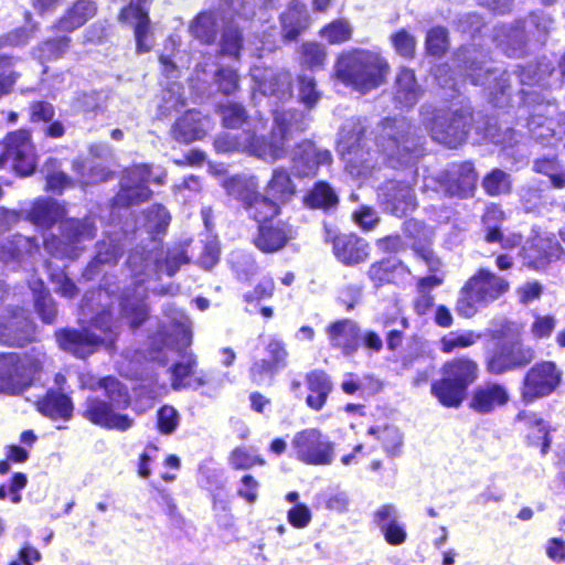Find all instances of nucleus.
I'll return each mask as SVG.
<instances>
[{
    "instance_id": "obj_1",
    "label": "nucleus",
    "mask_w": 565,
    "mask_h": 565,
    "mask_svg": "<svg viewBox=\"0 0 565 565\" xmlns=\"http://www.w3.org/2000/svg\"><path fill=\"white\" fill-rule=\"evenodd\" d=\"M365 130L361 120H351L340 132L339 151L352 177L366 175L380 159L393 167L411 161L414 141L408 138L411 126L404 118L383 120L374 132V140L364 137Z\"/></svg>"
},
{
    "instance_id": "obj_2",
    "label": "nucleus",
    "mask_w": 565,
    "mask_h": 565,
    "mask_svg": "<svg viewBox=\"0 0 565 565\" xmlns=\"http://www.w3.org/2000/svg\"><path fill=\"white\" fill-rule=\"evenodd\" d=\"M220 183L228 195L243 203L248 216L257 223L278 216L281 207L290 203L297 193L296 184L284 168L273 170L264 193L258 191L259 182L255 175L222 178Z\"/></svg>"
},
{
    "instance_id": "obj_3",
    "label": "nucleus",
    "mask_w": 565,
    "mask_h": 565,
    "mask_svg": "<svg viewBox=\"0 0 565 565\" xmlns=\"http://www.w3.org/2000/svg\"><path fill=\"white\" fill-rule=\"evenodd\" d=\"M388 64L380 54L354 50L341 54L334 65L335 77L361 93H367L385 81Z\"/></svg>"
},
{
    "instance_id": "obj_4",
    "label": "nucleus",
    "mask_w": 565,
    "mask_h": 565,
    "mask_svg": "<svg viewBox=\"0 0 565 565\" xmlns=\"http://www.w3.org/2000/svg\"><path fill=\"white\" fill-rule=\"evenodd\" d=\"M97 386L104 388L108 401L88 397L84 404L83 417L95 425L108 429L126 430L130 428L132 419L127 415L115 412V409L129 404V395L126 387L114 377L99 380Z\"/></svg>"
},
{
    "instance_id": "obj_5",
    "label": "nucleus",
    "mask_w": 565,
    "mask_h": 565,
    "mask_svg": "<svg viewBox=\"0 0 565 565\" xmlns=\"http://www.w3.org/2000/svg\"><path fill=\"white\" fill-rule=\"evenodd\" d=\"M94 330H62L56 333L58 345L78 358H86L99 347L109 349L118 334V322L110 309H104L93 320Z\"/></svg>"
},
{
    "instance_id": "obj_6",
    "label": "nucleus",
    "mask_w": 565,
    "mask_h": 565,
    "mask_svg": "<svg viewBox=\"0 0 565 565\" xmlns=\"http://www.w3.org/2000/svg\"><path fill=\"white\" fill-rule=\"evenodd\" d=\"M509 282L488 269H479L460 290L456 311L465 318L473 317L509 290Z\"/></svg>"
},
{
    "instance_id": "obj_7",
    "label": "nucleus",
    "mask_w": 565,
    "mask_h": 565,
    "mask_svg": "<svg viewBox=\"0 0 565 565\" xmlns=\"http://www.w3.org/2000/svg\"><path fill=\"white\" fill-rule=\"evenodd\" d=\"M305 129L302 115L294 111H276L275 126L268 138H258L250 132L248 153L273 163L286 154V143L295 131Z\"/></svg>"
},
{
    "instance_id": "obj_8",
    "label": "nucleus",
    "mask_w": 565,
    "mask_h": 565,
    "mask_svg": "<svg viewBox=\"0 0 565 565\" xmlns=\"http://www.w3.org/2000/svg\"><path fill=\"white\" fill-rule=\"evenodd\" d=\"M44 360L40 352L0 354V393H21L42 370Z\"/></svg>"
},
{
    "instance_id": "obj_9",
    "label": "nucleus",
    "mask_w": 565,
    "mask_h": 565,
    "mask_svg": "<svg viewBox=\"0 0 565 565\" xmlns=\"http://www.w3.org/2000/svg\"><path fill=\"white\" fill-rule=\"evenodd\" d=\"M503 328L498 338L507 340L500 344L487 364L488 371L492 374H502L524 366L535 358L534 350L521 343V328L519 326L508 322Z\"/></svg>"
},
{
    "instance_id": "obj_10",
    "label": "nucleus",
    "mask_w": 565,
    "mask_h": 565,
    "mask_svg": "<svg viewBox=\"0 0 565 565\" xmlns=\"http://www.w3.org/2000/svg\"><path fill=\"white\" fill-rule=\"evenodd\" d=\"M295 458L310 466H329L334 460L335 445L320 429L306 428L291 440Z\"/></svg>"
},
{
    "instance_id": "obj_11",
    "label": "nucleus",
    "mask_w": 565,
    "mask_h": 565,
    "mask_svg": "<svg viewBox=\"0 0 565 565\" xmlns=\"http://www.w3.org/2000/svg\"><path fill=\"white\" fill-rule=\"evenodd\" d=\"M151 175L152 172L146 164L136 166L132 169H129L122 178L120 191L114 199L115 205L129 206L147 200L151 192L146 184L150 181L162 184L163 179L166 178L164 171H160L152 178Z\"/></svg>"
},
{
    "instance_id": "obj_12",
    "label": "nucleus",
    "mask_w": 565,
    "mask_h": 565,
    "mask_svg": "<svg viewBox=\"0 0 565 565\" xmlns=\"http://www.w3.org/2000/svg\"><path fill=\"white\" fill-rule=\"evenodd\" d=\"M63 239L51 237L44 239L45 249L55 256L74 258L81 249L79 245L93 239L95 226L90 220H70L63 223Z\"/></svg>"
},
{
    "instance_id": "obj_13",
    "label": "nucleus",
    "mask_w": 565,
    "mask_h": 565,
    "mask_svg": "<svg viewBox=\"0 0 565 565\" xmlns=\"http://www.w3.org/2000/svg\"><path fill=\"white\" fill-rule=\"evenodd\" d=\"M562 372L553 362H542L532 366L523 382L522 396L532 402L552 394L559 385Z\"/></svg>"
},
{
    "instance_id": "obj_14",
    "label": "nucleus",
    "mask_w": 565,
    "mask_h": 565,
    "mask_svg": "<svg viewBox=\"0 0 565 565\" xmlns=\"http://www.w3.org/2000/svg\"><path fill=\"white\" fill-rule=\"evenodd\" d=\"M186 263V257L183 253L169 255L164 264L159 262L157 254L153 252L136 250L128 257V266L135 276L138 284L145 281L143 276H149L158 271H166L167 275L172 276L177 273L182 264Z\"/></svg>"
},
{
    "instance_id": "obj_15",
    "label": "nucleus",
    "mask_w": 565,
    "mask_h": 565,
    "mask_svg": "<svg viewBox=\"0 0 565 565\" xmlns=\"http://www.w3.org/2000/svg\"><path fill=\"white\" fill-rule=\"evenodd\" d=\"M7 161H12L13 169L23 175H28L34 170L35 156L29 131L18 130L8 135L6 151L0 156V168Z\"/></svg>"
},
{
    "instance_id": "obj_16",
    "label": "nucleus",
    "mask_w": 565,
    "mask_h": 565,
    "mask_svg": "<svg viewBox=\"0 0 565 565\" xmlns=\"http://www.w3.org/2000/svg\"><path fill=\"white\" fill-rule=\"evenodd\" d=\"M470 119L467 111L438 115L429 128L431 137L439 143L456 148L465 141Z\"/></svg>"
},
{
    "instance_id": "obj_17",
    "label": "nucleus",
    "mask_w": 565,
    "mask_h": 565,
    "mask_svg": "<svg viewBox=\"0 0 565 565\" xmlns=\"http://www.w3.org/2000/svg\"><path fill=\"white\" fill-rule=\"evenodd\" d=\"M267 359L256 361L250 367L252 380L260 384L266 377L270 380L284 367L287 366L288 351L282 340L271 337L265 347Z\"/></svg>"
},
{
    "instance_id": "obj_18",
    "label": "nucleus",
    "mask_w": 565,
    "mask_h": 565,
    "mask_svg": "<svg viewBox=\"0 0 565 565\" xmlns=\"http://www.w3.org/2000/svg\"><path fill=\"white\" fill-rule=\"evenodd\" d=\"M331 348L340 350L343 355L351 356L356 353L361 343V329L351 319H341L331 322L326 328Z\"/></svg>"
},
{
    "instance_id": "obj_19",
    "label": "nucleus",
    "mask_w": 565,
    "mask_h": 565,
    "mask_svg": "<svg viewBox=\"0 0 565 565\" xmlns=\"http://www.w3.org/2000/svg\"><path fill=\"white\" fill-rule=\"evenodd\" d=\"M379 198L384 207L397 216L406 215L416 207L414 191L404 182H386L380 189Z\"/></svg>"
},
{
    "instance_id": "obj_20",
    "label": "nucleus",
    "mask_w": 565,
    "mask_h": 565,
    "mask_svg": "<svg viewBox=\"0 0 565 565\" xmlns=\"http://www.w3.org/2000/svg\"><path fill=\"white\" fill-rule=\"evenodd\" d=\"M33 335V323L25 315L24 310L19 309L8 315L0 316V342L7 345H23L28 343Z\"/></svg>"
},
{
    "instance_id": "obj_21",
    "label": "nucleus",
    "mask_w": 565,
    "mask_h": 565,
    "mask_svg": "<svg viewBox=\"0 0 565 565\" xmlns=\"http://www.w3.org/2000/svg\"><path fill=\"white\" fill-rule=\"evenodd\" d=\"M265 221L258 223V232L254 236V245L263 253H276L282 249L295 237L292 227L284 222L276 224Z\"/></svg>"
},
{
    "instance_id": "obj_22",
    "label": "nucleus",
    "mask_w": 565,
    "mask_h": 565,
    "mask_svg": "<svg viewBox=\"0 0 565 565\" xmlns=\"http://www.w3.org/2000/svg\"><path fill=\"white\" fill-rule=\"evenodd\" d=\"M145 1L146 0H132L120 13V19L131 24L135 29L138 53L149 52L153 44L149 33L150 20L147 11L142 8Z\"/></svg>"
},
{
    "instance_id": "obj_23",
    "label": "nucleus",
    "mask_w": 565,
    "mask_h": 565,
    "mask_svg": "<svg viewBox=\"0 0 565 565\" xmlns=\"http://www.w3.org/2000/svg\"><path fill=\"white\" fill-rule=\"evenodd\" d=\"M441 186L450 195H470L476 186L477 173L472 163L452 164L443 175Z\"/></svg>"
},
{
    "instance_id": "obj_24",
    "label": "nucleus",
    "mask_w": 565,
    "mask_h": 565,
    "mask_svg": "<svg viewBox=\"0 0 565 565\" xmlns=\"http://www.w3.org/2000/svg\"><path fill=\"white\" fill-rule=\"evenodd\" d=\"M331 153L318 149L312 142L300 143L292 154V169L300 177L313 175L320 166L330 164Z\"/></svg>"
},
{
    "instance_id": "obj_25",
    "label": "nucleus",
    "mask_w": 565,
    "mask_h": 565,
    "mask_svg": "<svg viewBox=\"0 0 565 565\" xmlns=\"http://www.w3.org/2000/svg\"><path fill=\"white\" fill-rule=\"evenodd\" d=\"M253 81L263 95H274L278 98L290 96V76L286 72L254 66L250 71Z\"/></svg>"
},
{
    "instance_id": "obj_26",
    "label": "nucleus",
    "mask_w": 565,
    "mask_h": 565,
    "mask_svg": "<svg viewBox=\"0 0 565 565\" xmlns=\"http://www.w3.org/2000/svg\"><path fill=\"white\" fill-rule=\"evenodd\" d=\"M211 129V121L199 111H188L181 116L172 128L175 140L190 143L203 139Z\"/></svg>"
},
{
    "instance_id": "obj_27",
    "label": "nucleus",
    "mask_w": 565,
    "mask_h": 565,
    "mask_svg": "<svg viewBox=\"0 0 565 565\" xmlns=\"http://www.w3.org/2000/svg\"><path fill=\"white\" fill-rule=\"evenodd\" d=\"M332 244L334 255L345 265H356L369 257V244L354 234L337 235Z\"/></svg>"
},
{
    "instance_id": "obj_28",
    "label": "nucleus",
    "mask_w": 565,
    "mask_h": 565,
    "mask_svg": "<svg viewBox=\"0 0 565 565\" xmlns=\"http://www.w3.org/2000/svg\"><path fill=\"white\" fill-rule=\"evenodd\" d=\"M509 399L507 388L498 383L487 382L478 385L470 401V407L478 413H490L498 406L504 405Z\"/></svg>"
},
{
    "instance_id": "obj_29",
    "label": "nucleus",
    "mask_w": 565,
    "mask_h": 565,
    "mask_svg": "<svg viewBox=\"0 0 565 565\" xmlns=\"http://www.w3.org/2000/svg\"><path fill=\"white\" fill-rule=\"evenodd\" d=\"M397 519V509L393 504H384L374 513V522L391 545H401L407 537L404 525Z\"/></svg>"
},
{
    "instance_id": "obj_30",
    "label": "nucleus",
    "mask_w": 565,
    "mask_h": 565,
    "mask_svg": "<svg viewBox=\"0 0 565 565\" xmlns=\"http://www.w3.org/2000/svg\"><path fill=\"white\" fill-rule=\"evenodd\" d=\"M504 214L497 206L487 209L483 215V225L486 227V241L488 243L500 242L502 248L513 249L522 242V235L515 232L502 234L499 228V223L503 221Z\"/></svg>"
},
{
    "instance_id": "obj_31",
    "label": "nucleus",
    "mask_w": 565,
    "mask_h": 565,
    "mask_svg": "<svg viewBox=\"0 0 565 565\" xmlns=\"http://www.w3.org/2000/svg\"><path fill=\"white\" fill-rule=\"evenodd\" d=\"M559 252L561 248L553 238L535 235L532 241L526 242L521 253L529 266H539L544 260L556 257Z\"/></svg>"
},
{
    "instance_id": "obj_32",
    "label": "nucleus",
    "mask_w": 565,
    "mask_h": 565,
    "mask_svg": "<svg viewBox=\"0 0 565 565\" xmlns=\"http://www.w3.org/2000/svg\"><path fill=\"white\" fill-rule=\"evenodd\" d=\"M24 213L25 218L35 226L50 228L62 218L64 210L53 200L40 199Z\"/></svg>"
},
{
    "instance_id": "obj_33",
    "label": "nucleus",
    "mask_w": 565,
    "mask_h": 565,
    "mask_svg": "<svg viewBox=\"0 0 565 565\" xmlns=\"http://www.w3.org/2000/svg\"><path fill=\"white\" fill-rule=\"evenodd\" d=\"M145 297L143 289H136L134 294H125L120 301L121 319L126 320L131 328L139 327L148 317Z\"/></svg>"
},
{
    "instance_id": "obj_34",
    "label": "nucleus",
    "mask_w": 565,
    "mask_h": 565,
    "mask_svg": "<svg viewBox=\"0 0 565 565\" xmlns=\"http://www.w3.org/2000/svg\"><path fill=\"white\" fill-rule=\"evenodd\" d=\"M443 375L467 390L478 377V364L468 358L452 359L444 364Z\"/></svg>"
},
{
    "instance_id": "obj_35",
    "label": "nucleus",
    "mask_w": 565,
    "mask_h": 565,
    "mask_svg": "<svg viewBox=\"0 0 565 565\" xmlns=\"http://www.w3.org/2000/svg\"><path fill=\"white\" fill-rule=\"evenodd\" d=\"M394 96L399 104L406 107L415 105L420 98L422 89L412 70L399 71L395 81Z\"/></svg>"
},
{
    "instance_id": "obj_36",
    "label": "nucleus",
    "mask_w": 565,
    "mask_h": 565,
    "mask_svg": "<svg viewBox=\"0 0 565 565\" xmlns=\"http://www.w3.org/2000/svg\"><path fill=\"white\" fill-rule=\"evenodd\" d=\"M96 13L94 2L79 0L67 10L65 15L57 22L60 31L72 32L86 23L87 20L93 18Z\"/></svg>"
},
{
    "instance_id": "obj_37",
    "label": "nucleus",
    "mask_w": 565,
    "mask_h": 565,
    "mask_svg": "<svg viewBox=\"0 0 565 565\" xmlns=\"http://www.w3.org/2000/svg\"><path fill=\"white\" fill-rule=\"evenodd\" d=\"M307 384L311 392L307 397V404L319 411L332 390V383L323 371H312L307 375Z\"/></svg>"
},
{
    "instance_id": "obj_38",
    "label": "nucleus",
    "mask_w": 565,
    "mask_h": 565,
    "mask_svg": "<svg viewBox=\"0 0 565 565\" xmlns=\"http://www.w3.org/2000/svg\"><path fill=\"white\" fill-rule=\"evenodd\" d=\"M466 391L462 385L448 380L444 375L441 380L434 382L431 385V394L440 404L447 407L459 406L466 396Z\"/></svg>"
},
{
    "instance_id": "obj_39",
    "label": "nucleus",
    "mask_w": 565,
    "mask_h": 565,
    "mask_svg": "<svg viewBox=\"0 0 565 565\" xmlns=\"http://www.w3.org/2000/svg\"><path fill=\"white\" fill-rule=\"evenodd\" d=\"M38 409L53 419H68L73 412V404L65 394L50 392L38 403Z\"/></svg>"
},
{
    "instance_id": "obj_40",
    "label": "nucleus",
    "mask_w": 565,
    "mask_h": 565,
    "mask_svg": "<svg viewBox=\"0 0 565 565\" xmlns=\"http://www.w3.org/2000/svg\"><path fill=\"white\" fill-rule=\"evenodd\" d=\"M280 20L284 36L289 40L295 39L308 24V15L305 6L292 3L281 14Z\"/></svg>"
},
{
    "instance_id": "obj_41",
    "label": "nucleus",
    "mask_w": 565,
    "mask_h": 565,
    "mask_svg": "<svg viewBox=\"0 0 565 565\" xmlns=\"http://www.w3.org/2000/svg\"><path fill=\"white\" fill-rule=\"evenodd\" d=\"M195 365L194 356L189 353L184 354L172 370V386L174 388L186 387V386H201L205 381L201 377H194L193 367Z\"/></svg>"
},
{
    "instance_id": "obj_42",
    "label": "nucleus",
    "mask_w": 565,
    "mask_h": 565,
    "mask_svg": "<svg viewBox=\"0 0 565 565\" xmlns=\"http://www.w3.org/2000/svg\"><path fill=\"white\" fill-rule=\"evenodd\" d=\"M214 147L218 152L243 151L248 153L250 131L225 132L215 139Z\"/></svg>"
},
{
    "instance_id": "obj_43",
    "label": "nucleus",
    "mask_w": 565,
    "mask_h": 565,
    "mask_svg": "<svg viewBox=\"0 0 565 565\" xmlns=\"http://www.w3.org/2000/svg\"><path fill=\"white\" fill-rule=\"evenodd\" d=\"M191 34L202 43H210L216 35V19L213 13H200L190 25Z\"/></svg>"
},
{
    "instance_id": "obj_44",
    "label": "nucleus",
    "mask_w": 565,
    "mask_h": 565,
    "mask_svg": "<svg viewBox=\"0 0 565 565\" xmlns=\"http://www.w3.org/2000/svg\"><path fill=\"white\" fill-rule=\"evenodd\" d=\"M338 203V196L334 191L324 182H319L306 195L305 204L310 207L328 209Z\"/></svg>"
},
{
    "instance_id": "obj_45",
    "label": "nucleus",
    "mask_w": 565,
    "mask_h": 565,
    "mask_svg": "<svg viewBox=\"0 0 565 565\" xmlns=\"http://www.w3.org/2000/svg\"><path fill=\"white\" fill-rule=\"evenodd\" d=\"M487 74L486 79L481 81L479 77H473V81L486 86L489 94L494 98H497L499 94L504 95L510 86V74L505 71L490 70L489 67L487 68Z\"/></svg>"
},
{
    "instance_id": "obj_46",
    "label": "nucleus",
    "mask_w": 565,
    "mask_h": 565,
    "mask_svg": "<svg viewBox=\"0 0 565 565\" xmlns=\"http://www.w3.org/2000/svg\"><path fill=\"white\" fill-rule=\"evenodd\" d=\"M228 462L234 469H249L255 465L264 466L265 460L252 448L244 446L236 447L228 457Z\"/></svg>"
},
{
    "instance_id": "obj_47",
    "label": "nucleus",
    "mask_w": 565,
    "mask_h": 565,
    "mask_svg": "<svg viewBox=\"0 0 565 565\" xmlns=\"http://www.w3.org/2000/svg\"><path fill=\"white\" fill-rule=\"evenodd\" d=\"M480 339V334L472 331L463 333L451 332L440 339V350L444 353H451L458 348H468L473 345Z\"/></svg>"
},
{
    "instance_id": "obj_48",
    "label": "nucleus",
    "mask_w": 565,
    "mask_h": 565,
    "mask_svg": "<svg viewBox=\"0 0 565 565\" xmlns=\"http://www.w3.org/2000/svg\"><path fill=\"white\" fill-rule=\"evenodd\" d=\"M379 321L383 324L384 328H390L395 323L398 324V328L390 330L386 337L387 348L394 351L402 344L403 332L408 328L407 318L401 317L398 319L397 317L392 316L383 317L379 319Z\"/></svg>"
},
{
    "instance_id": "obj_49",
    "label": "nucleus",
    "mask_w": 565,
    "mask_h": 565,
    "mask_svg": "<svg viewBox=\"0 0 565 565\" xmlns=\"http://www.w3.org/2000/svg\"><path fill=\"white\" fill-rule=\"evenodd\" d=\"M482 185L490 195H499L510 191L511 181L508 173L494 169L484 178Z\"/></svg>"
},
{
    "instance_id": "obj_50",
    "label": "nucleus",
    "mask_w": 565,
    "mask_h": 565,
    "mask_svg": "<svg viewBox=\"0 0 565 565\" xmlns=\"http://www.w3.org/2000/svg\"><path fill=\"white\" fill-rule=\"evenodd\" d=\"M170 215L162 205H153L145 215V227L149 233H160L167 228Z\"/></svg>"
},
{
    "instance_id": "obj_51",
    "label": "nucleus",
    "mask_w": 565,
    "mask_h": 565,
    "mask_svg": "<svg viewBox=\"0 0 565 565\" xmlns=\"http://www.w3.org/2000/svg\"><path fill=\"white\" fill-rule=\"evenodd\" d=\"M322 36L331 44L347 42L352 36V28L345 20H337L321 31Z\"/></svg>"
},
{
    "instance_id": "obj_52",
    "label": "nucleus",
    "mask_w": 565,
    "mask_h": 565,
    "mask_svg": "<svg viewBox=\"0 0 565 565\" xmlns=\"http://www.w3.org/2000/svg\"><path fill=\"white\" fill-rule=\"evenodd\" d=\"M379 439L382 441L385 452L388 456H397L403 446V436L401 431L393 426H386L377 431Z\"/></svg>"
},
{
    "instance_id": "obj_53",
    "label": "nucleus",
    "mask_w": 565,
    "mask_h": 565,
    "mask_svg": "<svg viewBox=\"0 0 565 565\" xmlns=\"http://www.w3.org/2000/svg\"><path fill=\"white\" fill-rule=\"evenodd\" d=\"M242 47V36L237 29L228 26L221 38V54L237 57Z\"/></svg>"
},
{
    "instance_id": "obj_54",
    "label": "nucleus",
    "mask_w": 565,
    "mask_h": 565,
    "mask_svg": "<svg viewBox=\"0 0 565 565\" xmlns=\"http://www.w3.org/2000/svg\"><path fill=\"white\" fill-rule=\"evenodd\" d=\"M326 55V50L320 44L305 43L301 46V63L309 67L321 66Z\"/></svg>"
},
{
    "instance_id": "obj_55",
    "label": "nucleus",
    "mask_w": 565,
    "mask_h": 565,
    "mask_svg": "<svg viewBox=\"0 0 565 565\" xmlns=\"http://www.w3.org/2000/svg\"><path fill=\"white\" fill-rule=\"evenodd\" d=\"M179 413L172 406H162L158 412V428L164 435L172 434L179 425Z\"/></svg>"
},
{
    "instance_id": "obj_56",
    "label": "nucleus",
    "mask_w": 565,
    "mask_h": 565,
    "mask_svg": "<svg viewBox=\"0 0 565 565\" xmlns=\"http://www.w3.org/2000/svg\"><path fill=\"white\" fill-rule=\"evenodd\" d=\"M448 45L447 32L444 28H434L426 36V49L431 55H441Z\"/></svg>"
},
{
    "instance_id": "obj_57",
    "label": "nucleus",
    "mask_w": 565,
    "mask_h": 565,
    "mask_svg": "<svg viewBox=\"0 0 565 565\" xmlns=\"http://www.w3.org/2000/svg\"><path fill=\"white\" fill-rule=\"evenodd\" d=\"M223 124L227 128H238L246 120L245 109L238 104H227L222 107Z\"/></svg>"
},
{
    "instance_id": "obj_58",
    "label": "nucleus",
    "mask_w": 565,
    "mask_h": 565,
    "mask_svg": "<svg viewBox=\"0 0 565 565\" xmlns=\"http://www.w3.org/2000/svg\"><path fill=\"white\" fill-rule=\"evenodd\" d=\"M527 438L533 445H541L542 454L550 447L548 427L542 419H535L530 426Z\"/></svg>"
},
{
    "instance_id": "obj_59",
    "label": "nucleus",
    "mask_w": 565,
    "mask_h": 565,
    "mask_svg": "<svg viewBox=\"0 0 565 565\" xmlns=\"http://www.w3.org/2000/svg\"><path fill=\"white\" fill-rule=\"evenodd\" d=\"M299 97L309 107L319 100L320 94L316 88V81L311 76L301 75L299 77Z\"/></svg>"
},
{
    "instance_id": "obj_60",
    "label": "nucleus",
    "mask_w": 565,
    "mask_h": 565,
    "mask_svg": "<svg viewBox=\"0 0 565 565\" xmlns=\"http://www.w3.org/2000/svg\"><path fill=\"white\" fill-rule=\"evenodd\" d=\"M68 38H61L44 42L41 46V57L54 60L63 56L68 50Z\"/></svg>"
},
{
    "instance_id": "obj_61",
    "label": "nucleus",
    "mask_w": 565,
    "mask_h": 565,
    "mask_svg": "<svg viewBox=\"0 0 565 565\" xmlns=\"http://www.w3.org/2000/svg\"><path fill=\"white\" fill-rule=\"evenodd\" d=\"M556 327V319L553 316H535L531 326V333L535 339L547 338Z\"/></svg>"
},
{
    "instance_id": "obj_62",
    "label": "nucleus",
    "mask_w": 565,
    "mask_h": 565,
    "mask_svg": "<svg viewBox=\"0 0 565 565\" xmlns=\"http://www.w3.org/2000/svg\"><path fill=\"white\" fill-rule=\"evenodd\" d=\"M393 45L398 54L405 57L414 55L416 41L406 31L402 30L392 36Z\"/></svg>"
},
{
    "instance_id": "obj_63",
    "label": "nucleus",
    "mask_w": 565,
    "mask_h": 565,
    "mask_svg": "<svg viewBox=\"0 0 565 565\" xmlns=\"http://www.w3.org/2000/svg\"><path fill=\"white\" fill-rule=\"evenodd\" d=\"M120 253V247L113 241H110L109 243L100 242L97 245V254L95 257V262L99 264H115Z\"/></svg>"
},
{
    "instance_id": "obj_64",
    "label": "nucleus",
    "mask_w": 565,
    "mask_h": 565,
    "mask_svg": "<svg viewBox=\"0 0 565 565\" xmlns=\"http://www.w3.org/2000/svg\"><path fill=\"white\" fill-rule=\"evenodd\" d=\"M353 221L361 228L370 231L379 223L380 217L377 212L370 206H361L360 210L352 214Z\"/></svg>"
}]
</instances>
